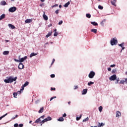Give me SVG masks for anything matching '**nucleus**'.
Here are the masks:
<instances>
[{
	"instance_id": "1",
	"label": "nucleus",
	"mask_w": 127,
	"mask_h": 127,
	"mask_svg": "<svg viewBox=\"0 0 127 127\" xmlns=\"http://www.w3.org/2000/svg\"><path fill=\"white\" fill-rule=\"evenodd\" d=\"M17 79V77L15 76L14 78L12 76H9L7 79H4V82H5V83H12L13 82V81H16V80Z\"/></svg>"
},
{
	"instance_id": "2",
	"label": "nucleus",
	"mask_w": 127,
	"mask_h": 127,
	"mask_svg": "<svg viewBox=\"0 0 127 127\" xmlns=\"http://www.w3.org/2000/svg\"><path fill=\"white\" fill-rule=\"evenodd\" d=\"M29 84V82L28 81L25 82V83L21 87V89L20 90V91H18V93H22L23 92V90H24V88H25L26 86H28Z\"/></svg>"
},
{
	"instance_id": "3",
	"label": "nucleus",
	"mask_w": 127,
	"mask_h": 127,
	"mask_svg": "<svg viewBox=\"0 0 127 127\" xmlns=\"http://www.w3.org/2000/svg\"><path fill=\"white\" fill-rule=\"evenodd\" d=\"M110 43L112 46L118 44V40H117V38H114L112 39L110 41Z\"/></svg>"
},
{
	"instance_id": "4",
	"label": "nucleus",
	"mask_w": 127,
	"mask_h": 127,
	"mask_svg": "<svg viewBox=\"0 0 127 127\" xmlns=\"http://www.w3.org/2000/svg\"><path fill=\"white\" fill-rule=\"evenodd\" d=\"M95 75H96V73H95V72H94L93 71H91L89 73L88 77L90 79H93V78H94V77L95 76Z\"/></svg>"
},
{
	"instance_id": "5",
	"label": "nucleus",
	"mask_w": 127,
	"mask_h": 127,
	"mask_svg": "<svg viewBox=\"0 0 127 127\" xmlns=\"http://www.w3.org/2000/svg\"><path fill=\"white\" fill-rule=\"evenodd\" d=\"M16 10V7L13 6L10 7L8 9V11L9 12H14Z\"/></svg>"
},
{
	"instance_id": "6",
	"label": "nucleus",
	"mask_w": 127,
	"mask_h": 127,
	"mask_svg": "<svg viewBox=\"0 0 127 127\" xmlns=\"http://www.w3.org/2000/svg\"><path fill=\"white\" fill-rule=\"evenodd\" d=\"M109 80L110 81H115V80H117V75L116 74L113 75L109 78Z\"/></svg>"
},
{
	"instance_id": "7",
	"label": "nucleus",
	"mask_w": 127,
	"mask_h": 127,
	"mask_svg": "<svg viewBox=\"0 0 127 127\" xmlns=\"http://www.w3.org/2000/svg\"><path fill=\"white\" fill-rule=\"evenodd\" d=\"M19 59L20 60V63H21L23 62L24 61V60H26V59H27V56H25L23 58H20V56H19Z\"/></svg>"
},
{
	"instance_id": "8",
	"label": "nucleus",
	"mask_w": 127,
	"mask_h": 127,
	"mask_svg": "<svg viewBox=\"0 0 127 127\" xmlns=\"http://www.w3.org/2000/svg\"><path fill=\"white\" fill-rule=\"evenodd\" d=\"M18 68L20 70H21V69H23V68H24V65H23V64L22 63H20L18 66Z\"/></svg>"
},
{
	"instance_id": "9",
	"label": "nucleus",
	"mask_w": 127,
	"mask_h": 127,
	"mask_svg": "<svg viewBox=\"0 0 127 127\" xmlns=\"http://www.w3.org/2000/svg\"><path fill=\"white\" fill-rule=\"evenodd\" d=\"M43 17L45 20H48V16L45 14V12L44 11V14L43 15Z\"/></svg>"
},
{
	"instance_id": "10",
	"label": "nucleus",
	"mask_w": 127,
	"mask_h": 127,
	"mask_svg": "<svg viewBox=\"0 0 127 127\" xmlns=\"http://www.w3.org/2000/svg\"><path fill=\"white\" fill-rule=\"evenodd\" d=\"M51 120H52L51 117H50V116H49L47 117V118L45 119L44 121H45V123H46V122H48V121H51Z\"/></svg>"
},
{
	"instance_id": "11",
	"label": "nucleus",
	"mask_w": 127,
	"mask_h": 127,
	"mask_svg": "<svg viewBox=\"0 0 127 127\" xmlns=\"http://www.w3.org/2000/svg\"><path fill=\"white\" fill-rule=\"evenodd\" d=\"M25 23H30V22H32V19H27L25 21Z\"/></svg>"
},
{
	"instance_id": "12",
	"label": "nucleus",
	"mask_w": 127,
	"mask_h": 127,
	"mask_svg": "<svg viewBox=\"0 0 127 127\" xmlns=\"http://www.w3.org/2000/svg\"><path fill=\"white\" fill-rule=\"evenodd\" d=\"M87 92H88V89H83L82 92V95H86Z\"/></svg>"
},
{
	"instance_id": "13",
	"label": "nucleus",
	"mask_w": 127,
	"mask_h": 127,
	"mask_svg": "<svg viewBox=\"0 0 127 127\" xmlns=\"http://www.w3.org/2000/svg\"><path fill=\"white\" fill-rule=\"evenodd\" d=\"M52 35V31H51L49 32L48 34L46 36V37L47 38H48V37L51 36Z\"/></svg>"
},
{
	"instance_id": "14",
	"label": "nucleus",
	"mask_w": 127,
	"mask_h": 127,
	"mask_svg": "<svg viewBox=\"0 0 127 127\" xmlns=\"http://www.w3.org/2000/svg\"><path fill=\"white\" fill-rule=\"evenodd\" d=\"M8 25L9 28H11V29H14V28H15V27L11 24H9Z\"/></svg>"
},
{
	"instance_id": "15",
	"label": "nucleus",
	"mask_w": 127,
	"mask_h": 127,
	"mask_svg": "<svg viewBox=\"0 0 127 127\" xmlns=\"http://www.w3.org/2000/svg\"><path fill=\"white\" fill-rule=\"evenodd\" d=\"M35 123L36 124H41V120L40 119V118H38V119H37L36 121H35Z\"/></svg>"
},
{
	"instance_id": "16",
	"label": "nucleus",
	"mask_w": 127,
	"mask_h": 127,
	"mask_svg": "<svg viewBox=\"0 0 127 127\" xmlns=\"http://www.w3.org/2000/svg\"><path fill=\"white\" fill-rule=\"evenodd\" d=\"M121 116H122V114L121 113V112L120 111H117L116 117H121Z\"/></svg>"
},
{
	"instance_id": "17",
	"label": "nucleus",
	"mask_w": 127,
	"mask_h": 127,
	"mask_svg": "<svg viewBox=\"0 0 127 127\" xmlns=\"http://www.w3.org/2000/svg\"><path fill=\"white\" fill-rule=\"evenodd\" d=\"M104 126H105V124H104L103 123H98V124H97V126L98 127H104Z\"/></svg>"
},
{
	"instance_id": "18",
	"label": "nucleus",
	"mask_w": 127,
	"mask_h": 127,
	"mask_svg": "<svg viewBox=\"0 0 127 127\" xmlns=\"http://www.w3.org/2000/svg\"><path fill=\"white\" fill-rule=\"evenodd\" d=\"M116 2H117V0H113V1H111L112 5H114V6H117Z\"/></svg>"
},
{
	"instance_id": "19",
	"label": "nucleus",
	"mask_w": 127,
	"mask_h": 127,
	"mask_svg": "<svg viewBox=\"0 0 127 127\" xmlns=\"http://www.w3.org/2000/svg\"><path fill=\"white\" fill-rule=\"evenodd\" d=\"M43 111H44V107H41L39 111V114H42L43 113Z\"/></svg>"
},
{
	"instance_id": "20",
	"label": "nucleus",
	"mask_w": 127,
	"mask_h": 127,
	"mask_svg": "<svg viewBox=\"0 0 127 127\" xmlns=\"http://www.w3.org/2000/svg\"><path fill=\"white\" fill-rule=\"evenodd\" d=\"M9 54V51H5L2 53L3 55H8Z\"/></svg>"
},
{
	"instance_id": "21",
	"label": "nucleus",
	"mask_w": 127,
	"mask_h": 127,
	"mask_svg": "<svg viewBox=\"0 0 127 127\" xmlns=\"http://www.w3.org/2000/svg\"><path fill=\"white\" fill-rule=\"evenodd\" d=\"M4 17H5V14H2L1 16H0V20H2V19H3Z\"/></svg>"
},
{
	"instance_id": "22",
	"label": "nucleus",
	"mask_w": 127,
	"mask_h": 127,
	"mask_svg": "<svg viewBox=\"0 0 127 127\" xmlns=\"http://www.w3.org/2000/svg\"><path fill=\"white\" fill-rule=\"evenodd\" d=\"M36 55H37V53H32L30 55V57L31 58V57H33V56H36Z\"/></svg>"
},
{
	"instance_id": "23",
	"label": "nucleus",
	"mask_w": 127,
	"mask_h": 127,
	"mask_svg": "<svg viewBox=\"0 0 127 127\" xmlns=\"http://www.w3.org/2000/svg\"><path fill=\"white\" fill-rule=\"evenodd\" d=\"M0 4L1 5H5L6 4V2H5L4 0L1 1Z\"/></svg>"
},
{
	"instance_id": "24",
	"label": "nucleus",
	"mask_w": 127,
	"mask_h": 127,
	"mask_svg": "<svg viewBox=\"0 0 127 127\" xmlns=\"http://www.w3.org/2000/svg\"><path fill=\"white\" fill-rule=\"evenodd\" d=\"M70 4V1H68L67 3H66L64 5V7H67Z\"/></svg>"
},
{
	"instance_id": "25",
	"label": "nucleus",
	"mask_w": 127,
	"mask_h": 127,
	"mask_svg": "<svg viewBox=\"0 0 127 127\" xmlns=\"http://www.w3.org/2000/svg\"><path fill=\"white\" fill-rule=\"evenodd\" d=\"M104 22H106V19H104L100 22V24L102 26L104 27Z\"/></svg>"
},
{
	"instance_id": "26",
	"label": "nucleus",
	"mask_w": 127,
	"mask_h": 127,
	"mask_svg": "<svg viewBox=\"0 0 127 127\" xmlns=\"http://www.w3.org/2000/svg\"><path fill=\"white\" fill-rule=\"evenodd\" d=\"M91 23L92 25H94V26H97V25H98V23L96 22H91Z\"/></svg>"
},
{
	"instance_id": "27",
	"label": "nucleus",
	"mask_w": 127,
	"mask_h": 127,
	"mask_svg": "<svg viewBox=\"0 0 127 127\" xmlns=\"http://www.w3.org/2000/svg\"><path fill=\"white\" fill-rule=\"evenodd\" d=\"M59 122H64V118L61 117L58 119Z\"/></svg>"
},
{
	"instance_id": "28",
	"label": "nucleus",
	"mask_w": 127,
	"mask_h": 127,
	"mask_svg": "<svg viewBox=\"0 0 127 127\" xmlns=\"http://www.w3.org/2000/svg\"><path fill=\"white\" fill-rule=\"evenodd\" d=\"M21 93L18 92V91L17 92H14L13 93V96H16L17 95H20Z\"/></svg>"
},
{
	"instance_id": "29",
	"label": "nucleus",
	"mask_w": 127,
	"mask_h": 127,
	"mask_svg": "<svg viewBox=\"0 0 127 127\" xmlns=\"http://www.w3.org/2000/svg\"><path fill=\"white\" fill-rule=\"evenodd\" d=\"M91 32H93V33H96L97 32V29H92L91 30Z\"/></svg>"
},
{
	"instance_id": "30",
	"label": "nucleus",
	"mask_w": 127,
	"mask_h": 127,
	"mask_svg": "<svg viewBox=\"0 0 127 127\" xmlns=\"http://www.w3.org/2000/svg\"><path fill=\"white\" fill-rule=\"evenodd\" d=\"M86 17L87 18H91V14H89V13L86 14Z\"/></svg>"
},
{
	"instance_id": "31",
	"label": "nucleus",
	"mask_w": 127,
	"mask_h": 127,
	"mask_svg": "<svg viewBox=\"0 0 127 127\" xmlns=\"http://www.w3.org/2000/svg\"><path fill=\"white\" fill-rule=\"evenodd\" d=\"M6 116H7V113H6L5 114L3 115L2 116L0 117V120H2V119H3V118H4V117H5Z\"/></svg>"
},
{
	"instance_id": "32",
	"label": "nucleus",
	"mask_w": 127,
	"mask_h": 127,
	"mask_svg": "<svg viewBox=\"0 0 127 127\" xmlns=\"http://www.w3.org/2000/svg\"><path fill=\"white\" fill-rule=\"evenodd\" d=\"M119 46H120V47H124V45H125V43H122V44H118Z\"/></svg>"
},
{
	"instance_id": "33",
	"label": "nucleus",
	"mask_w": 127,
	"mask_h": 127,
	"mask_svg": "<svg viewBox=\"0 0 127 127\" xmlns=\"http://www.w3.org/2000/svg\"><path fill=\"white\" fill-rule=\"evenodd\" d=\"M99 111L100 112V113L103 111V107L102 106H100L99 107Z\"/></svg>"
},
{
	"instance_id": "34",
	"label": "nucleus",
	"mask_w": 127,
	"mask_h": 127,
	"mask_svg": "<svg viewBox=\"0 0 127 127\" xmlns=\"http://www.w3.org/2000/svg\"><path fill=\"white\" fill-rule=\"evenodd\" d=\"M88 121H89V117H87L86 119H84L83 120V123H84V122H88Z\"/></svg>"
},
{
	"instance_id": "35",
	"label": "nucleus",
	"mask_w": 127,
	"mask_h": 127,
	"mask_svg": "<svg viewBox=\"0 0 127 127\" xmlns=\"http://www.w3.org/2000/svg\"><path fill=\"white\" fill-rule=\"evenodd\" d=\"M93 84H94V82L90 81L88 83V85L91 86V85H93Z\"/></svg>"
},
{
	"instance_id": "36",
	"label": "nucleus",
	"mask_w": 127,
	"mask_h": 127,
	"mask_svg": "<svg viewBox=\"0 0 127 127\" xmlns=\"http://www.w3.org/2000/svg\"><path fill=\"white\" fill-rule=\"evenodd\" d=\"M98 8L99 9H103L104 8V7H103V6L99 5L98 6Z\"/></svg>"
},
{
	"instance_id": "37",
	"label": "nucleus",
	"mask_w": 127,
	"mask_h": 127,
	"mask_svg": "<svg viewBox=\"0 0 127 127\" xmlns=\"http://www.w3.org/2000/svg\"><path fill=\"white\" fill-rule=\"evenodd\" d=\"M116 72H117V70L116 69H113L112 71V73H113V74H115Z\"/></svg>"
},
{
	"instance_id": "38",
	"label": "nucleus",
	"mask_w": 127,
	"mask_h": 127,
	"mask_svg": "<svg viewBox=\"0 0 127 127\" xmlns=\"http://www.w3.org/2000/svg\"><path fill=\"white\" fill-rule=\"evenodd\" d=\"M126 80H121L120 83V84H125Z\"/></svg>"
},
{
	"instance_id": "39",
	"label": "nucleus",
	"mask_w": 127,
	"mask_h": 127,
	"mask_svg": "<svg viewBox=\"0 0 127 127\" xmlns=\"http://www.w3.org/2000/svg\"><path fill=\"white\" fill-rule=\"evenodd\" d=\"M55 62V59H53V61L51 63V66H52V65H53V64H54Z\"/></svg>"
},
{
	"instance_id": "40",
	"label": "nucleus",
	"mask_w": 127,
	"mask_h": 127,
	"mask_svg": "<svg viewBox=\"0 0 127 127\" xmlns=\"http://www.w3.org/2000/svg\"><path fill=\"white\" fill-rule=\"evenodd\" d=\"M53 99H56V96L51 97L50 101H51L52 100H53Z\"/></svg>"
},
{
	"instance_id": "41",
	"label": "nucleus",
	"mask_w": 127,
	"mask_h": 127,
	"mask_svg": "<svg viewBox=\"0 0 127 127\" xmlns=\"http://www.w3.org/2000/svg\"><path fill=\"white\" fill-rule=\"evenodd\" d=\"M81 117H82V115H80L79 117H76V121H79L81 119Z\"/></svg>"
},
{
	"instance_id": "42",
	"label": "nucleus",
	"mask_w": 127,
	"mask_h": 127,
	"mask_svg": "<svg viewBox=\"0 0 127 127\" xmlns=\"http://www.w3.org/2000/svg\"><path fill=\"white\" fill-rule=\"evenodd\" d=\"M63 23V21L61 20L59 22V25H61Z\"/></svg>"
},
{
	"instance_id": "43",
	"label": "nucleus",
	"mask_w": 127,
	"mask_h": 127,
	"mask_svg": "<svg viewBox=\"0 0 127 127\" xmlns=\"http://www.w3.org/2000/svg\"><path fill=\"white\" fill-rule=\"evenodd\" d=\"M57 35H58V32H56V33H54V36H57Z\"/></svg>"
},
{
	"instance_id": "44",
	"label": "nucleus",
	"mask_w": 127,
	"mask_h": 127,
	"mask_svg": "<svg viewBox=\"0 0 127 127\" xmlns=\"http://www.w3.org/2000/svg\"><path fill=\"white\" fill-rule=\"evenodd\" d=\"M55 13H56V14H58L59 13V10L57 9V10H56Z\"/></svg>"
},
{
	"instance_id": "45",
	"label": "nucleus",
	"mask_w": 127,
	"mask_h": 127,
	"mask_svg": "<svg viewBox=\"0 0 127 127\" xmlns=\"http://www.w3.org/2000/svg\"><path fill=\"white\" fill-rule=\"evenodd\" d=\"M56 6H58V4H55L53 6H52V7L53 8V7H56Z\"/></svg>"
},
{
	"instance_id": "46",
	"label": "nucleus",
	"mask_w": 127,
	"mask_h": 127,
	"mask_svg": "<svg viewBox=\"0 0 127 127\" xmlns=\"http://www.w3.org/2000/svg\"><path fill=\"white\" fill-rule=\"evenodd\" d=\"M51 78H54L55 77V74H52L51 75Z\"/></svg>"
},
{
	"instance_id": "47",
	"label": "nucleus",
	"mask_w": 127,
	"mask_h": 127,
	"mask_svg": "<svg viewBox=\"0 0 127 127\" xmlns=\"http://www.w3.org/2000/svg\"><path fill=\"white\" fill-rule=\"evenodd\" d=\"M14 61H15V62H18V63L20 62V61L19 59V60L14 59Z\"/></svg>"
},
{
	"instance_id": "48",
	"label": "nucleus",
	"mask_w": 127,
	"mask_h": 127,
	"mask_svg": "<svg viewBox=\"0 0 127 127\" xmlns=\"http://www.w3.org/2000/svg\"><path fill=\"white\" fill-rule=\"evenodd\" d=\"M53 90H54V91H55V90H56V88L51 87V91H53Z\"/></svg>"
},
{
	"instance_id": "49",
	"label": "nucleus",
	"mask_w": 127,
	"mask_h": 127,
	"mask_svg": "<svg viewBox=\"0 0 127 127\" xmlns=\"http://www.w3.org/2000/svg\"><path fill=\"white\" fill-rule=\"evenodd\" d=\"M110 67H111L112 68H113L114 67H116V64H111L110 65Z\"/></svg>"
},
{
	"instance_id": "50",
	"label": "nucleus",
	"mask_w": 127,
	"mask_h": 127,
	"mask_svg": "<svg viewBox=\"0 0 127 127\" xmlns=\"http://www.w3.org/2000/svg\"><path fill=\"white\" fill-rule=\"evenodd\" d=\"M17 117H18V116L16 115L15 117H13V118H12V120H15V119H16V118H17Z\"/></svg>"
},
{
	"instance_id": "51",
	"label": "nucleus",
	"mask_w": 127,
	"mask_h": 127,
	"mask_svg": "<svg viewBox=\"0 0 127 127\" xmlns=\"http://www.w3.org/2000/svg\"><path fill=\"white\" fill-rule=\"evenodd\" d=\"M14 127H18V124H15L14 125Z\"/></svg>"
},
{
	"instance_id": "52",
	"label": "nucleus",
	"mask_w": 127,
	"mask_h": 127,
	"mask_svg": "<svg viewBox=\"0 0 127 127\" xmlns=\"http://www.w3.org/2000/svg\"><path fill=\"white\" fill-rule=\"evenodd\" d=\"M74 90H76V89H78V86L77 85L74 86Z\"/></svg>"
},
{
	"instance_id": "53",
	"label": "nucleus",
	"mask_w": 127,
	"mask_h": 127,
	"mask_svg": "<svg viewBox=\"0 0 127 127\" xmlns=\"http://www.w3.org/2000/svg\"><path fill=\"white\" fill-rule=\"evenodd\" d=\"M117 82H115L116 84H118L119 83V81H120V78H118V79H117Z\"/></svg>"
},
{
	"instance_id": "54",
	"label": "nucleus",
	"mask_w": 127,
	"mask_h": 127,
	"mask_svg": "<svg viewBox=\"0 0 127 127\" xmlns=\"http://www.w3.org/2000/svg\"><path fill=\"white\" fill-rule=\"evenodd\" d=\"M67 116V115H66V113H64L63 115V118H66V116Z\"/></svg>"
},
{
	"instance_id": "55",
	"label": "nucleus",
	"mask_w": 127,
	"mask_h": 127,
	"mask_svg": "<svg viewBox=\"0 0 127 127\" xmlns=\"http://www.w3.org/2000/svg\"><path fill=\"white\" fill-rule=\"evenodd\" d=\"M108 70L110 71H112V68L111 67H108Z\"/></svg>"
},
{
	"instance_id": "56",
	"label": "nucleus",
	"mask_w": 127,
	"mask_h": 127,
	"mask_svg": "<svg viewBox=\"0 0 127 127\" xmlns=\"http://www.w3.org/2000/svg\"><path fill=\"white\" fill-rule=\"evenodd\" d=\"M19 127H23V124H20V125H19Z\"/></svg>"
},
{
	"instance_id": "57",
	"label": "nucleus",
	"mask_w": 127,
	"mask_h": 127,
	"mask_svg": "<svg viewBox=\"0 0 127 127\" xmlns=\"http://www.w3.org/2000/svg\"><path fill=\"white\" fill-rule=\"evenodd\" d=\"M45 116H44V115H43V116H42L40 118V119H44V117H45Z\"/></svg>"
},
{
	"instance_id": "58",
	"label": "nucleus",
	"mask_w": 127,
	"mask_h": 127,
	"mask_svg": "<svg viewBox=\"0 0 127 127\" xmlns=\"http://www.w3.org/2000/svg\"><path fill=\"white\" fill-rule=\"evenodd\" d=\"M44 123H45V122L44 121V120L43 121H41V124H44Z\"/></svg>"
},
{
	"instance_id": "59",
	"label": "nucleus",
	"mask_w": 127,
	"mask_h": 127,
	"mask_svg": "<svg viewBox=\"0 0 127 127\" xmlns=\"http://www.w3.org/2000/svg\"><path fill=\"white\" fill-rule=\"evenodd\" d=\"M57 29H55L54 31V32L55 33L57 32Z\"/></svg>"
},
{
	"instance_id": "60",
	"label": "nucleus",
	"mask_w": 127,
	"mask_h": 127,
	"mask_svg": "<svg viewBox=\"0 0 127 127\" xmlns=\"http://www.w3.org/2000/svg\"><path fill=\"white\" fill-rule=\"evenodd\" d=\"M126 84H127V78L125 79Z\"/></svg>"
},
{
	"instance_id": "61",
	"label": "nucleus",
	"mask_w": 127,
	"mask_h": 127,
	"mask_svg": "<svg viewBox=\"0 0 127 127\" xmlns=\"http://www.w3.org/2000/svg\"><path fill=\"white\" fill-rule=\"evenodd\" d=\"M122 50H124V49H125V48H125V47L123 46V47H122Z\"/></svg>"
},
{
	"instance_id": "62",
	"label": "nucleus",
	"mask_w": 127,
	"mask_h": 127,
	"mask_svg": "<svg viewBox=\"0 0 127 127\" xmlns=\"http://www.w3.org/2000/svg\"><path fill=\"white\" fill-rule=\"evenodd\" d=\"M50 26H52V24H50L48 26L49 27H50Z\"/></svg>"
},
{
	"instance_id": "63",
	"label": "nucleus",
	"mask_w": 127,
	"mask_h": 127,
	"mask_svg": "<svg viewBox=\"0 0 127 127\" xmlns=\"http://www.w3.org/2000/svg\"><path fill=\"white\" fill-rule=\"evenodd\" d=\"M59 7H60V8H61V7H62V5H59Z\"/></svg>"
},
{
	"instance_id": "64",
	"label": "nucleus",
	"mask_w": 127,
	"mask_h": 127,
	"mask_svg": "<svg viewBox=\"0 0 127 127\" xmlns=\"http://www.w3.org/2000/svg\"><path fill=\"white\" fill-rule=\"evenodd\" d=\"M68 105H70V104H71V102L69 101V102H68Z\"/></svg>"
}]
</instances>
